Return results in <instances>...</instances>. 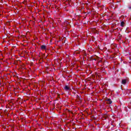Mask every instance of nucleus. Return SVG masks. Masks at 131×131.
I'll return each instance as SVG.
<instances>
[{
  "instance_id": "nucleus-1",
  "label": "nucleus",
  "mask_w": 131,
  "mask_h": 131,
  "mask_svg": "<svg viewBox=\"0 0 131 131\" xmlns=\"http://www.w3.org/2000/svg\"><path fill=\"white\" fill-rule=\"evenodd\" d=\"M107 101V104H112V100H111V99L108 98L106 99Z\"/></svg>"
},
{
  "instance_id": "nucleus-2",
  "label": "nucleus",
  "mask_w": 131,
  "mask_h": 131,
  "mask_svg": "<svg viewBox=\"0 0 131 131\" xmlns=\"http://www.w3.org/2000/svg\"><path fill=\"white\" fill-rule=\"evenodd\" d=\"M47 46L46 45L41 46V50H46Z\"/></svg>"
},
{
  "instance_id": "nucleus-3",
  "label": "nucleus",
  "mask_w": 131,
  "mask_h": 131,
  "mask_svg": "<svg viewBox=\"0 0 131 131\" xmlns=\"http://www.w3.org/2000/svg\"><path fill=\"white\" fill-rule=\"evenodd\" d=\"M65 91H69V90H70V88L68 86V85H66L64 88Z\"/></svg>"
},
{
  "instance_id": "nucleus-4",
  "label": "nucleus",
  "mask_w": 131,
  "mask_h": 131,
  "mask_svg": "<svg viewBox=\"0 0 131 131\" xmlns=\"http://www.w3.org/2000/svg\"><path fill=\"white\" fill-rule=\"evenodd\" d=\"M126 83V80L122 79V84H125Z\"/></svg>"
},
{
  "instance_id": "nucleus-5",
  "label": "nucleus",
  "mask_w": 131,
  "mask_h": 131,
  "mask_svg": "<svg viewBox=\"0 0 131 131\" xmlns=\"http://www.w3.org/2000/svg\"><path fill=\"white\" fill-rule=\"evenodd\" d=\"M124 24H125L124 21H121L120 26L121 27H124Z\"/></svg>"
},
{
  "instance_id": "nucleus-6",
  "label": "nucleus",
  "mask_w": 131,
  "mask_h": 131,
  "mask_svg": "<svg viewBox=\"0 0 131 131\" xmlns=\"http://www.w3.org/2000/svg\"><path fill=\"white\" fill-rule=\"evenodd\" d=\"M93 60H94V61H97V59H96V58H94V59H93Z\"/></svg>"
},
{
  "instance_id": "nucleus-7",
  "label": "nucleus",
  "mask_w": 131,
  "mask_h": 131,
  "mask_svg": "<svg viewBox=\"0 0 131 131\" xmlns=\"http://www.w3.org/2000/svg\"><path fill=\"white\" fill-rule=\"evenodd\" d=\"M105 119H106V118H107V117H104Z\"/></svg>"
},
{
  "instance_id": "nucleus-8",
  "label": "nucleus",
  "mask_w": 131,
  "mask_h": 131,
  "mask_svg": "<svg viewBox=\"0 0 131 131\" xmlns=\"http://www.w3.org/2000/svg\"><path fill=\"white\" fill-rule=\"evenodd\" d=\"M106 72V71H103V72Z\"/></svg>"
}]
</instances>
